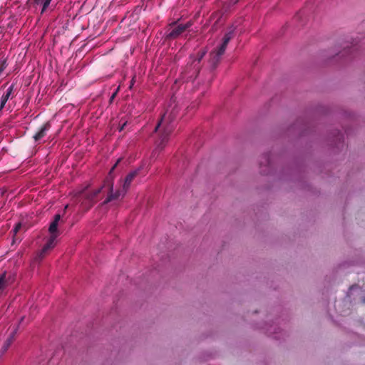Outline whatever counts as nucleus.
<instances>
[{
    "mask_svg": "<svg viewBox=\"0 0 365 365\" xmlns=\"http://www.w3.org/2000/svg\"><path fill=\"white\" fill-rule=\"evenodd\" d=\"M51 128V123L50 122H46L43 123L38 130V131L33 135V139L34 140L35 143H37L40 141L42 138H43L48 131Z\"/></svg>",
    "mask_w": 365,
    "mask_h": 365,
    "instance_id": "obj_7",
    "label": "nucleus"
},
{
    "mask_svg": "<svg viewBox=\"0 0 365 365\" xmlns=\"http://www.w3.org/2000/svg\"><path fill=\"white\" fill-rule=\"evenodd\" d=\"M224 53H220V49L219 48H217L216 50L210 52L209 61L213 68H215L217 67V64L220 61L221 56Z\"/></svg>",
    "mask_w": 365,
    "mask_h": 365,
    "instance_id": "obj_8",
    "label": "nucleus"
},
{
    "mask_svg": "<svg viewBox=\"0 0 365 365\" xmlns=\"http://www.w3.org/2000/svg\"><path fill=\"white\" fill-rule=\"evenodd\" d=\"M51 1L52 0H43V1L42 4H41L43 5L42 9H41V13H43L46 10V9L49 6Z\"/></svg>",
    "mask_w": 365,
    "mask_h": 365,
    "instance_id": "obj_15",
    "label": "nucleus"
},
{
    "mask_svg": "<svg viewBox=\"0 0 365 365\" xmlns=\"http://www.w3.org/2000/svg\"><path fill=\"white\" fill-rule=\"evenodd\" d=\"M14 89V85L11 84L6 90V93L3 94V96L1 98V105H0V110L3 109L8 101V100L10 98L13 91Z\"/></svg>",
    "mask_w": 365,
    "mask_h": 365,
    "instance_id": "obj_11",
    "label": "nucleus"
},
{
    "mask_svg": "<svg viewBox=\"0 0 365 365\" xmlns=\"http://www.w3.org/2000/svg\"><path fill=\"white\" fill-rule=\"evenodd\" d=\"M110 177H108L104 185L106 188L105 192H107V197L105 200L102 202V205H106L112 201L119 200L120 198H123L127 190L123 187L122 189H118L113 191V182Z\"/></svg>",
    "mask_w": 365,
    "mask_h": 365,
    "instance_id": "obj_3",
    "label": "nucleus"
},
{
    "mask_svg": "<svg viewBox=\"0 0 365 365\" xmlns=\"http://www.w3.org/2000/svg\"><path fill=\"white\" fill-rule=\"evenodd\" d=\"M138 173H139V170H135L134 171H132L130 173H129L125 180H124V182H123V187L126 190H128V189L129 188L132 181L133 180V179L138 175Z\"/></svg>",
    "mask_w": 365,
    "mask_h": 365,
    "instance_id": "obj_12",
    "label": "nucleus"
},
{
    "mask_svg": "<svg viewBox=\"0 0 365 365\" xmlns=\"http://www.w3.org/2000/svg\"><path fill=\"white\" fill-rule=\"evenodd\" d=\"M190 23H187L185 24H178L177 26H175L173 24L172 27L169 29L168 34H166V37L168 38H176L180 35H181L187 29H188L190 26Z\"/></svg>",
    "mask_w": 365,
    "mask_h": 365,
    "instance_id": "obj_5",
    "label": "nucleus"
},
{
    "mask_svg": "<svg viewBox=\"0 0 365 365\" xmlns=\"http://www.w3.org/2000/svg\"><path fill=\"white\" fill-rule=\"evenodd\" d=\"M24 319V317H21L20 322H21Z\"/></svg>",
    "mask_w": 365,
    "mask_h": 365,
    "instance_id": "obj_23",
    "label": "nucleus"
},
{
    "mask_svg": "<svg viewBox=\"0 0 365 365\" xmlns=\"http://www.w3.org/2000/svg\"><path fill=\"white\" fill-rule=\"evenodd\" d=\"M234 37V29L230 30V31L227 32L223 38H222V42L221 45L217 48L220 49V53H225L227 46L230 41L232 38Z\"/></svg>",
    "mask_w": 365,
    "mask_h": 365,
    "instance_id": "obj_9",
    "label": "nucleus"
},
{
    "mask_svg": "<svg viewBox=\"0 0 365 365\" xmlns=\"http://www.w3.org/2000/svg\"><path fill=\"white\" fill-rule=\"evenodd\" d=\"M117 92H118V90L112 94V96L110 98V103H111L113 101V99L115 98V97L117 94Z\"/></svg>",
    "mask_w": 365,
    "mask_h": 365,
    "instance_id": "obj_19",
    "label": "nucleus"
},
{
    "mask_svg": "<svg viewBox=\"0 0 365 365\" xmlns=\"http://www.w3.org/2000/svg\"><path fill=\"white\" fill-rule=\"evenodd\" d=\"M239 0H234L233 4H237Z\"/></svg>",
    "mask_w": 365,
    "mask_h": 365,
    "instance_id": "obj_22",
    "label": "nucleus"
},
{
    "mask_svg": "<svg viewBox=\"0 0 365 365\" xmlns=\"http://www.w3.org/2000/svg\"><path fill=\"white\" fill-rule=\"evenodd\" d=\"M263 158L264 159L266 165H269V164H270L269 154L264 155Z\"/></svg>",
    "mask_w": 365,
    "mask_h": 365,
    "instance_id": "obj_16",
    "label": "nucleus"
},
{
    "mask_svg": "<svg viewBox=\"0 0 365 365\" xmlns=\"http://www.w3.org/2000/svg\"><path fill=\"white\" fill-rule=\"evenodd\" d=\"M61 218V216L60 214H56L54 215L53 220L51 222L48 227V232H50L51 236L41 250L37 254L35 258L36 261L40 262L42 260L47 252L55 247L56 240L58 236V225Z\"/></svg>",
    "mask_w": 365,
    "mask_h": 365,
    "instance_id": "obj_2",
    "label": "nucleus"
},
{
    "mask_svg": "<svg viewBox=\"0 0 365 365\" xmlns=\"http://www.w3.org/2000/svg\"><path fill=\"white\" fill-rule=\"evenodd\" d=\"M21 223H18L16 225L15 227L14 228L13 230V232L16 234L19 232V230L21 229Z\"/></svg>",
    "mask_w": 365,
    "mask_h": 365,
    "instance_id": "obj_17",
    "label": "nucleus"
},
{
    "mask_svg": "<svg viewBox=\"0 0 365 365\" xmlns=\"http://www.w3.org/2000/svg\"><path fill=\"white\" fill-rule=\"evenodd\" d=\"M206 53L207 50L205 48H202L200 51H198L196 53L190 55V58L192 60L190 66L193 67V71L190 74L189 78H197L201 68L200 63Z\"/></svg>",
    "mask_w": 365,
    "mask_h": 365,
    "instance_id": "obj_4",
    "label": "nucleus"
},
{
    "mask_svg": "<svg viewBox=\"0 0 365 365\" xmlns=\"http://www.w3.org/2000/svg\"><path fill=\"white\" fill-rule=\"evenodd\" d=\"M103 188H106L105 185H103L101 187L98 188L87 195L86 200L89 202V207H91L97 202V197L102 192Z\"/></svg>",
    "mask_w": 365,
    "mask_h": 365,
    "instance_id": "obj_10",
    "label": "nucleus"
},
{
    "mask_svg": "<svg viewBox=\"0 0 365 365\" xmlns=\"http://www.w3.org/2000/svg\"><path fill=\"white\" fill-rule=\"evenodd\" d=\"M121 160L120 158H119L117 162L114 164V165L112 167V168L110 169V173H109V175H111V173L115 169V168L117 167L118 164L120 163V161Z\"/></svg>",
    "mask_w": 365,
    "mask_h": 365,
    "instance_id": "obj_18",
    "label": "nucleus"
},
{
    "mask_svg": "<svg viewBox=\"0 0 365 365\" xmlns=\"http://www.w3.org/2000/svg\"><path fill=\"white\" fill-rule=\"evenodd\" d=\"M174 116L171 113H164L160 120L156 125L154 132H158L159 135L158 139L155 142L156 148L153 151L152 157L154 156L157 151L162 150L169 140V136L173 131L175 125L173 123Z\"/></svg>",
    "mask_w": 365,
    "mask_h": 365,
    "instance_id": "obj_1",
    "label": "nucleus"
},
{
    "mask_svg": "<svg viewBox=\"0 0 365 365\" xmlns=\"http://www.w3.org/2000/svg\"><path fill=\"white\" fill-rule=\"evenodd\" d=\"M125 123H124V124L121 126V128H120V130H122L123 129V128H124V126H125Z\"/></svg>",
    "mask_w": 365,
    "mask_h": 365,
    "instance_id": "obj_21",
    "label": "nucleus"
},
{
    "mask_svg": "<svg viewBox=\"0 0 365 365\" xmlns=\"http://www.w3.org/2000/svg\"><path fill=\"white\" fill-rule=\"evenodd\" d=\"M68 205H66L65 209H67V208H68Z\"/></svg>",
    "mask_w": 365,
    "mask_h": 365,
    "instance_id": "obj_24",
    "label": "nucleus"
},
{
    "mask_svg": "<svg viewBox=\"0 0 365 365\" xmlns=\"http://www.w3.org/2000/svg\"><path fill=\"white\" fill-rule=\"evenodd\" d=\"M10 346L4 342L0 349V358L7 351Z\"/></svg>",
    "mask_w": 365,
    "mask_h": 365,
    "instance_id": "obj_14",
    "label": "nucleus"
},
{
    "mask_svg": "<svg viewBox=\"0 0 365 365\" xmlns=\"http://www.w3.org/2000/svg\"><path fill=\"white\" fill-rule=\"evenodd\" d=\"M36 4H41L43 0H33Z\"/></svg>",
    "mask_w": 365,
    "mask_h": 365,
    "instance_id": "obj_20",
    "label": "nucleus"
},
{
    "mask_svg": "<svg viewBox=\"0 0 365 365\" xmlns=\"http://www.w3.org/2000/svg\"><path fill=\"white\" fill-rule=\"evenodd\" d=\"M18 327H16L13 331L10 334V335L9 336V337L6 339V340L4 341L6 342L7 344H9V346L11 345V344L13 343V341H14L15 339V336H16V334L17 333V331H18Z\"/></svg>",
    "mask_w": 365,
    "mask_h": 365,
    "instance_id": "obj_13",
    "label": "nucleus"
},
{
    "mask_svg": "<svg viewBox=\"0 0 365 365\" xmlns=\"http://www.w3.org/2000/svg\"><path fill=\"white\" fill-rule=\"evenodd\" d=\"M15 280L13 274L4 272L0 275V295L3 294L9 286L12 284Z\"/></svg>",
    "mask_w": 365,
    "mask_h": 365,
    "instance_id": "obj_6",
    "label": "nucleus"
}]
</instances>
